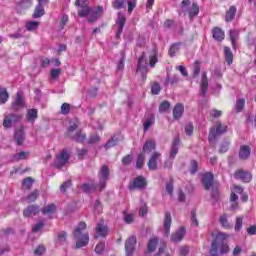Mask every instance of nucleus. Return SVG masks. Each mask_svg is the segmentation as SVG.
<instances>
[{"instance_id":"nucleus-1","label":"nucleus","mask_w":256,"mask_h":256,"mask_svg":"<svg viewBox=\"0 0 256 256\" xmlns=\"http://www.w3.org/2000/svg\"><path fill=\"white\" fill-rule=\"evenodd\" d=\"M212 243L210 245V256L227 255L229 253V234L224 232H212Z\"/></svg>"},{"instance_id":"nucleus-2","label":"nucleus","mask_w":256,"mask_h":256,"mask_svg":"<svg viewBox=\"0 0 256 256\" xmlns=\"http://www.w3.org/2000/svg\"><path fill=\"white\" fill-rule=\"evenodd\" d=\"M87 229V223L80 222L73 232V237L76 241V248L81 249L89 245V233H83Z\"/></svg>"},{"instance_id":"nucleus-3","label":"nucleus","mask_w":256,"mask_h":256,"mask_svg":"<svg viewBox=\"0 0 256 256\" xmlns=\"http://www.w3.org/2000/svg\"><path fill=\"white\" fill-rule=\"evenodd\" d=\"M227 125H223L221 121H217L216 125L210 129L209 135H208V141L209 143H215L221 135L224 133H227Z\"/></svg>"},{"instance_id":"nucleus-4","label":"nucleus","mask_w":256,"mask_h":256,"mask_svg":"<svg viewBox=\"0 0 256 256\" xmlns=\"http://www.w3.org/2000/svg\"><path fill=\"white\" fill-rule=\"evenodd\" d=\"M111 175V171L109 170V166L103 165L98 171V188L99 191H103L105 187H107V181H109V176Z\"/></svg>"},{"instance_id":"nucleus-5","label":"nucleus","mask_w":256,"mask_h":256,"mask_svg":"<svg viewBox=\"0 0 256 256\" xmlns=\"http://www.w3.org/2000/svg\"><path fill=\"white\" fill-rule=\"evenodd\" d=\"M71 155L69 154L68 149H63L59 152L58 155H56V158L54 160V167L56 169H62V167H65L67 165V162L69 161Z\"/></svg>"},{"instance_id":"nucleus-6","label":"nucleus","mask_w":256,"mask_h":256,"mask_svg":"<svg viewBox=\"0 0 256 256\" xmlns=\"http://www.w3.org/2000/svg\"><path fill=\"white\" fill-rule=\"evenodd\" d=\"M147 188V180L143 176L136 177L130 184L128 185L129 191H135V189L143 190Z\"/></svg>"},{"instance_id":"nucleus-7","label":"nucleus","mask_w":256,"mask_h":256,"mask_svg":"<svg viewBox=\"0 0 256 256\" xmlns=\"http://www.w3.org/2000/svg\"><path fill=\"white\" fill-rule=\"evenodd\" d=\"M21 121V115L19 114H8L4 117L3 120V127L5 129H11L15 124L19 123Z\"/></svg>"},{"instance_id":"nucleus-8","label":"nucleus","mask_w":256,"mask_h":256,"mask_svg":"<svg viewBox=\"0 0 256 256\" xmlns=\"http://www.w3.org/2000/svg\"><path fill=\"white\" fill-rule=\"evenodd\" d=\"M137 246V237L136 236H130L125 241V253L126 256H133L135 253V247Z\"/></svg>"},{"instance_id":"nucleus-9","label":"nucleus","mask_w":256,"mask_h":256,"mask_svg":"<svg viewBox=\"0 0 256 256\" xmlns=\"http://www.w3.org/2000/svg\"><path fill=\"white\" fill-rule=\"evenodd\" d=\"M25 108V98L23 97V92L19 91L16 94L15 101L12 102L11 109L13 111H21Z\"/></svg>"},{"instance_id":"nucleus-10","label":"nucleus","mask_w":256,"mask_h":256,"mask_svg":"<svg viewBox=\"0 0 256 256\" xmlns=\"http://www.w3.org/2000/svg\"><path fill=\"white\" fill-rule=\"evenodd\" d=\"M125 23H127V18H125V15L119 12L116 20V25H118V30L116 31V39L121 38V33H123V29H125Z\"/></svg>"},{"instance_id":"nucleus-11","label":"nucleus","mask_w":256,"mask_h":256,"mask_svg":"<svg viewBox=\"0 0 256 256\" xmlns=\"http://www.w3.org/2000/svg\"><path fill=\"white\" fill-rule=\"evenodd\" d=\"M161 159V153L160 152H153L152 155L149 158V161L147 163L148 169L150 171H157V161Z\"/></svg>"},{"instance_id":"nucleus-12","label":"nucleus","mask_w":256,"mask_h":256,"mask_svg":"<svg viewBox=\"0 0 256 256\" xmlns=\"http://www.w3.org/2000/svg\"><path fill=\"white\" fill-rule=\"evenodd\" d=\"M214 179L215 175H213V173L211 172H207L206 174L203 175L202 183L206 191H209V189L215 187V185L213 184Z\"/></svg>"},{"instance_id":"nucleus-13","label":"nucleus","mask_w":256,"mask_h":256,"mask_svg":"<svg viewBox=\"0 0 256 256\" xmlns=\"http://www.w3.org/2000/svg\"><path fill=\"white\" fill-rule=\"evenodd\" d=\"M207 89H209V80L207 79V72H203L200 84V95L203 98L207 96Z\"/></svg>"},{"instance_id":"nucleus-14","label":"nucleus","mask_w":256,"mask_h":256,"mask_svg":"<svg viewBox=\"0 0 256 256\" xmlns=\"http://www.w3.org/2000/svg\"><path fill=\"white\" fill-rule=\"evenodd\" d=\"M236 179H241L243 183H251V179H253V175L250 172L244 170H238L235 172Z\"/></svg>"},{"instance_id":"nucleus-15","label":"nucleus","mask_w":256,"mask_h":256,"mask_svg":"<svg viewBox=\"0 0 256 256\" xmlns=\"http://www.w3.org/2000/svg\"><path fill=\"white\" fill-rule=\"evenodd\" d=\"M109 233V228L100 222L96 227V235H94V239H99V237H107Z\"/></svg>"},{"instance_id":"nucleus-16","label":"nucleus","mask_w":256,"mask_h":256,"mask_svg":"<svg viewBox=\"0 0 256 256\" xmlns=\"http://www.w3.org/2000/svg\"><path fill=\"white\" fill-rule=\"evenodd\" d=\"M183 237H185V227H181L176 232L172 233L170 239L172 243H179L183 241Z\"/></svg>"},{"instance_id":"nucleus-17","label":"nucleus","mask_w":256,"mask_h":256,"mask_svg":"<svg viewBox=\"0 0 256 256\" xmlns=\"http://www.w3.org/2000/svg\"><path fill=\"white\" fill-rule=\"evenodd\" d=\"M103 15V6H98L94 10L90 11V17L88 18L89 23H93V21H97L99 17Z\"/></svg>"},{"instance_id":"nucleus-18","label":"nucleus","mask_w":256,"mask_h":256,"mask_svg":"<svg viewBox=\"0 0 256 256\" xmlns=\"http://www.w3.org/2000/svg\"><path fill=\"white\" fill-rule=\"evenodd\" d=\"M39 214V206L38 205H30L24 209L23 215L24 217H33Z\"/></svg>"},{"instance_id":"nucleus-19","label":"nucleus","mask_w":256,"mask_h":256,"mask_svg":"<svg viewBox=\"0 0 256 256\" xmlns=\"http://www.w3.org/2000/svg\"><path fill=\"white\" fill-rule=\"evenodd\" d=\"M23 129V126H20L14 133V141H16L17 145H23V141H25V132Z\"/></svg>"},{"instance_id":"nucleus-20","label":"nucleus","mask_w":256,"mask_h":256,"mask_svg":"<svg viewBox=\"0 0 256 256\" xmlns=\"http://www.w3.org/2000/svg\"><path fill=\"white\" fill-rule=\"evenodd\" d=\"M183 113H185V106L181 103L176 104L173 109V118L179 120L183 117Z\"/></svg>"},{"instance_id":"nucleus-21","label":"nucleus","mask_w":256,"mask_h":256,"mask_svg":"<svg viewBox=\"0 0 256 256\" xmlns=\"http://www.w3.org/2000/svg\"><path fill=\"white\" fill-rule=\"evenodd\" d=\"M251 157V147L247 145H243L240 147L239 151V159H242V161H245Z\"/></svg>"},{"instance_id":"nucleus-22","label":"nucleus","mask_w":256,"mask_h":256,"mask_svg":"<svg viewBox=\"0 0 256 256\" xmlns=\"http://www.w3.org/2000/svg\"><path fill=\"white\" fill-rule=\"evenodd\" d=\"M29 155H31L30 152H25V151L18 152L12 155V161L13 163H19V161H25L26 159H29Z\"/></svg>"},{"instance_id":"nucleus-23","label":"nucleus","mask_w":256,"mask_h":256,"mask_svg":"<svg viewBox=\"0 0 256 256\" xmlns=\"http://www.w3.org/2000/svg\"><path fill=\"white\" fill-rule=\"evenodd\" d=\"M171 212H165V217H164V233L165 235H169L171 233Z\"/></svg>"},{"instance_id":"nucleus-24","label":"nucleus","mask_w":256,"mask_h":256,"mask_svg":"<svg viewBox=\"0 0 256 256\" xmlns=\"http://www.w3.org/2000/svg\"><path fill=\"white\" fill-rule=\"evenodd\" d=\"M212 37L216 41L221 42V41H223V39H225V32L221 28L215 27L212 30Z\"/></svg>"},{"instance_id":"nucleus-25","label":"nucleus","mask_w":256,"mask_h":256,"mask_svg":"<svg viewBox=\"0 0 256 256\" xmlns=\"http://www.w3.org/2000/svg\"><path fill=\"white\" fill-rule=\"evenodd\" d=\"M119 141H121V134L113 135L105 144V148L109 149L111 147H115V145H119Z\"/></svg>"},{"instance_id":"nucleus-26","label":"nucleus","mask_w":256,"mask_h":256,"mask_svg":"<svg viewBox=\"0 0 256 256\" xmlns=\"http://www.w3.org/2000/svg\"><path fill=\"white\" fill-rule=\"evenodd\" d=\"M224 59L227 65H233V52L230 47L224 46Z\"/></svg>"},{"instance_id":"nucleus-27","label":"nucleus","mask_w":256,"mask_h":256,"mask_svg":"<svg viewBox=\"0 0 256 256\" xmlns=\"http://www.w3.org/2000/svg\"><path fill=\"white\" fill-rule=\"evenodd\" d=\"M80 188L82 189V191H84V193H93V191H97V189H99V184H89V183H84L80 186Z\"/></svg>"},{"instance_id":"nucleus-28","label":"nucleus","mask_w":256,"mask_h":256,"mask_svg":"<svg viewBox=\"0 0 256 256\" xmlns=\"http://www.w3.org/2000/svg\"><path fill=\"white\" fill-rule=\"evenodd\" d=\"M156 144L154 140H147L143 145V153H151V151H155Z\"/></svg>"},{"instance_id":"nucleus-29","label":"nucleus","mask_w":256,"mask_h":256,"mask_svg":"<svg viewBox=\"0 0 256 256\" xmlns=\"http://www.w3.org/2000/svg\"><path fill=\"white\" fill-rule=\"evenodd\" d=\"M237 15V8L235 6H230L229 10L226 12L225 21L227 23L233 21Z\"/></svg>"},{"instance_id":"nucleus-30","label":"nucleus","mask_w":256,"mask_h":256,"mask_svg":"<svg viewBox=\"0 0 256 256\" xmlns=\"http://www.w3.org/2000/svg\"><path fill=\"white\" fill-rule=\"evenodd\" d=\"M38 117L37 109H29L26 115V119L29 123H35L36 119Z\"/></svg>"},{"instance_id":"nucleus-31","label":"nucleus","mask_w":256,"mask_h":256,"mask_svg":"<svg viewBox=\"0 0 256 256\" xmlns=\"http://www.w3.org/2000/svg\"><path fill=\"white\" fill-rule=\"evenodd\" d=\"M220 225L224 229H233V225H231V222H229V219L227 218V214H223L219 218Z\"/></svg>"},{"instance_id":"nucleus-32","label":"nucleus","mask_w":256,"mask_h":256,"mask_svg":"<svg viewBox=\"0 0 256 256\" xmlns=\"http://www.w3.org/2000/svg\"><path fill=\"white\" fill-rule=\"evenodd\" d=\"M198 15H199V5L197 3H193L188 10V17L190 19H193V17H197Z\"/></svg>"},{"instance_id":"nucleus-33","label":"nucleus","mask_w":256,"mask_h":256,"mask_svg":"<svg viewBox=\"0 0 256 256\" xmlns=\"http://www.w3.org/2000/svg\"><path fill=\"white\" fill-rule=\"evenodd\" d=\"M9 101V92H7V88H3L0 86V103L5 105Z\"/></svg>"},{"instance_id":"nucleus-34","label":"nucleus","mask_w":256,"mask_h":256,"mask_svg":"<svg viewBox=\"0 0 256 256\" xmlns=\"http://www.w3.org/2000/svg\"><path fill=\"white\" fill-rule=\"evenodd\" d=\"M147 70V60H145V52L142 53L138 59L137 71Z\"/></svg>"},{"instance_id":"nucleus-35","label":"nucleus","mask_w":256,"mask_h":256,"mask_svg":"<svg viewBox=\"0 0 256 256\" xmlns=\"http://www.w3.org/2000/svg\"><path fill=\"white\" fill-rule=\"evenodd\" d=\"M157 245H159V238H151L148 242V253H153V251H155V249L157 248Z\"/></svg>"},{"instance_id":"nucleus-36","label":"nucleus","mask_w":256,"mask_h":256,"mask_svg":"<svg viewBox=\"0 0 256 256\" xmlns=\"http://www.w3.org/2000/svg\"><path fill=\"white\" fill-rule=\"evenodd\" d=\"M44 15H45V8H43V4H38L33 13L34 19H39V17H43Z\"/></svg>"},{"instance_id":"nucleus-37","label":"nucleus","mask_w":256,"mask_h":256,"mask_svg":"<svg viewBox=\"0 0 256 256\" xmlns=\"http://www.w3.org/2000/svg\"><path fill=\"white\" fill-rule=\"evenodd\" d=\"M243 109H245V99L239 98L235 104V111L236 113H243Z\"/></svg>"},{"instance_id":"nucleus-38","label":"nucleus","mask_w":256,"mask_h":256,"mask_svg":"<svg viewBox=\"0 0 256 256\" xmlns=\"http://www.w3.org/2000/svg\"><path fill=\"white\" fill-rule=\"evenodd\" d=\"M229 34H230V40L232 43V47L235 49V47L237 45V40L239 39V31L230 30Z\"/></svg>"},{"instance_id":"nucleus-39","label":"nucleus","mask_w":256,"mask_h":256,"mask_svg":"<svg viewBox=\"0 0 256 256\" xmlns=\"http://www.w3.org/2000/svg\"><path fill=\"white\" fill-rule=\"evenodd\" d=\"M56 209L55 204H49L42 209V215H53Z\"/></svg>"},{"instance_id":"nucleus-40","label":"nucleus","mask_w":256,"mask_h":256,"mask_svg":"<svg viewBox=\"0 0 256 256\" xmlns=\"http://www.w3.org/2000/svg\"><path fill=\"white\" fill-rule=\"evenodd\" d=\"M158 61L159 60L157 59V49L153 48L150 51V67H155Z\"/></svg>"},{"instance_id":"nucleus-41","label":"nucleus","mask_w":256,"mask_h":256,"mask_svg":"<svg viewBox=\"0 0 256 256\" xmlns=\"http://www.w3.org/2000/svg\"><path fill=\"white\" fill-rule=\"evenodd\" d=\"M199 171V163L196 160H191L190 161V168L189 172L191 175H195Z\"/></svg>"},{"instance_id":"nucleus-42","label":"nucleus","mask_w":256,"mask_h":256,"mask_svg":"<svg viewBox=\"0 0 256 256\" xmlns=\"http://www.w3.org/2000/svg\"><path fill=\"white\" fill-rule=\"evenodd\" d=\"M27 31H37L39 29V22L37 21H30L26 23Z\"/></svg>"},{"instance_id":"nucleus-43","label":"nucleus","mask_w":256,"mask_h":256,"mask_svg":"<svg viewBox=\"0 0 256 256\" xmlns=\"http://www.w3.org/2000/svg\"><path fill=\"white\" fill-rule=\"evenodd\" d=\"M91 14V8L89 6H82L78 11L79 17H87V15Z\"/></svg>"},{"instance_id":"nucleus-44","label":"nucleus","mask_w":256,"mask_h":256,"mask_svg":"<svg viewBox=\"0 0 256 256\" xmlns=\"http://www.w3.org/2000/svg\"><path fill=\"white\" fill-rule=\"evenodd\" d=\"M37 197H39V190H34L27 196V203H35V201H37Z\"/></svg>"},{"instance_id":"nucleus-45","label":"nucleus","mask_w":256,"mask_h":256,"mask_svg":"<svg viewBox=\"0 0 256 256\" xmlns=\"http://www.w3.org/2000/svg\"><path fill=\"white\" fill-rule=\"evenodd\" d=\"M120 55H121V58L118 62L117 69L118 71H123V69H125V52L121 51Z\"/></svg>"},{"instance_id":"nucleus-46","label":"nucleus","mask_w":256,"mask_h":256,"mask_svg":"<svg viewBox=\"0 0 256 256\" xmlns=\"http://www.w3.org/2000/svg\"><path fill=\"white\" fill-rule=\"evenodd\" d=\"M17 5L20 7V9H29L31 5H33V1L31 0H21L17 3Z\"/></svg>"},{"instance_id":"nucleus-47","label":"nucleus","mask_w":256,"mask_h":256,"mask_svg":"<svg viewBox=\"0 0 256 256\" xmlns=\"http://www.w3.org/2000/svg\"><path fill=\"white\" fill-rule=\"evenodd\" d=\"M33 183H34L33 178L28 177L22 181V186L24 189H31V187H33Z\"/></svg>"},{"instance_id":"nucleus-48","label":"nucleus","mask_w":256,"mask_h":256,"mask_svg":"<svg viewBox=\"0 0 256 256\" xmlns=\"http://www.w3.org/2000/svg\"><path fill=\"white\" fill-rule=\"evenodd\" d=\"M143 165H145V155L139 154L136 161V169H142Z\"/></svg>"},{"instance_id":"nucleus-49","label":"nucleus","mask_w":256,"mask_h":256,"mask_svg":"<svg viewBox=\"0 0 256 256\" xmlns=\"http://www.w3.org/2000/svg\"><path fill=\"white\" fill-rule=\"evenodd\" d=\"M169 107H171V103L167 100L163 101L159 105V113H165V111H167V109H169Z\"/></svg>"},{"instance_id":"nucleus-50","label":"nucleus","mask_w":256,"mask_h":256,"mask_svg":"<svg viewBox=\"0 0 256 256\" xmlns=\"http://www.w3.org/2000/svg\"><path fill=\"white\" fill-rule=\"evenodd\" d=\"M212 193H211V198L214 199V201H219V187L212 186Z\"/></svg>"},{"instance_id":"nucleus-51","label":"nucleus","mask_w":256,"mask_h":256,"mask_svg":"<svg viewBox=\"0 0 256 256\" xmlns=\"http://www.w3.org/2000/svg\"><path fill=\"white\" fill-rule=\"evenodd\" d=\"M70 111H71V104L63 103L62 106H61L62 115H69Z\"/></svg>"},{"instance_id":"nucleus-52","label":"nucleus","mask_w":256,"mask_h":256,"mask_svg":"<svg viewBox=\"0 0 256 256\" xmlns=\"http://www.w3.org/2000/svg\"><path fill=\"white\" fill-rule=\"evenodd\" d=\"M199 73H201V63H199V61H196L193 67L194 77H199Z\"/></svg>"},{"instance_id":"nucleus-53","label":"nucleus","mask_w":256,"mask_h":256,"mask_svg":"<svg viewBox=\"0 0 256 256\" xmlns=\"http://www.w3.org/2000/svg\"><path fill=\"white\" fill-rule=\"evenodd\" d=\"M105 251V242H100L95 247V253L101 255Z\"/></svg>"},{"instance_id":"nucleus-54","label":"nucleus","mask_w":256,"mask_h":256,"mask_svg":"<svg viewBox=\"0 0 256 256\" xmlns=\"http://www.w3.org/2000/svg\"><path fill=\"white\" fill-rule=\"evenodd\" d=\"M151 93H152V95H159V93H161V85H159V83L155 82L152 85Z\"/></svg>"},{"instance_id":"nucleus-55","label":"nucleus","mask_w":256,"mask_h":256,"mask_svg":"<svg viewBox=\"0 0 256 256\" xmlns=\"http://www.w3.org/2000/svg\"><path fill=\"white\" fill-rule=\"evenodd\" d=\"M125 5V0H114L112 6L114 9H123Z\"/></svg>"},{"instance_id":"nucleus-56","label":"nucleus","mask_w":256,"mask_h":256,"mask_svg":"<svg viewBox=\"0 0 256 256\" xmlns=\"http://www.w3.org/2000/svg\"><path fill=\"white\" fill-rule=\"evenodd\" d=\"M242 228H243V217H237L234 229L235 231H241Z\"/></svg>"},{"instance_id":"nucleus-57","label":"nucleus","mask_w":256,"mask_h":256,"mask_svg":"<svg viewBox=\"0 0 256 256\" xmlns=\"http://www.w3.org/2000/svg\"><path fill=\"white\" fill-rule=\"evenodd\" d=\"M179 51V44H173L169 49L170 57H175L176 53Z\"/></svg>"},{"instance_id":"nucleus-58","label":"nucleus","mask_w":256,"mask_h":256,"mask_svg":"<svg viewBox=\"0 0 256 256\" xmlns=\"http://www.w3.org/2000/svg\"><path fill=\"white\" fill-rule=\"evenodd\" d=\"M134 219H135V215L127 214V212H124V221H125V223L131 224V223H133Z\"/></svg>"},{"instance_id":"nucleus-59","label":"nucleus","mask_w":256,"mask_h":256,"mask_svg":"<svg viewBox=\"0 0 256 256\" xmlns=\"http://www.w3.org/2000/svg\"><path fill=\"white\" fill-rule=\"evenodd\" d=\"M72 183L71 180H67L65 181L61 186H60V191L62 193H65V191H67L69 189V187H71Z\"/></svg>"},{"instance_id":"nucleus-60","label":"nucleus","mask_w":256,"mask_h":256,"mask_svg":"<svg viewBox=\"0 0 256 256\" xmlns=\"http://www.w3.org/2000/svg\"><path fill=\"white\" fill-rule=\"evenodd\" d=\"M132 161H133V156L130 155V154H128V155H126L125 157L122 158V164L125 165V166L132 163Z\"/></svg>"},{"instance_id":"nucleus-61","label":"nucleus","mask_w":256,"mask_h":256,"mask_svg":"<svg viewBox=\"0 0 256 256\" xmlns=\"http://www.w3.org/2000/svg\"><path fill=\"white\" fill-rule=\"evenodd\" d=\"M218 151L219 153H227L229 151V142H223Z\"/></svg>"},{"instance_id":"nucleus-62","label":"nucleus","mask_w":256,"mask_h":256,"mask_svg":"<svg viewBox=\"0 0 256 256\" xmlns=\"http://www.w3.org/2000/svg\"><path fill=\"white\" fill-rule=\"evenodd\" d=\"M75 141L78 143H83V141L86 139L85 134H82L81 132H77L76 135L74 136Z\"/></svg>"},{"instance_id":"nucleus-63","label":"nucleus","mask_w":256,"mask_h":256,"mask_svg":"<svg viewBox=\"0 0 256 256\" xmlns=\"http://www.w3.org/2000/svg\"><path fill=\"white\" fill-rule=\"evenodd\" d=\"M173 180H170L169 182L166 183V191L169 195H173Z\"/></svg>"},{"instance_id":"nucleus-64","label":"nucleus","mask_w":256,"mask_h":256,"mask_svg":"<svg viewBox=\"0 0 256 256\" xmlns=\"http://www.w3.org/2000/svg\"><path fill=\"white\" fill-rule=\"evenodd\" d=\"M45 253V247L43 245H40L37 247V249L34 250V255L41 256Z\"/></svg>"}]
</instances>
